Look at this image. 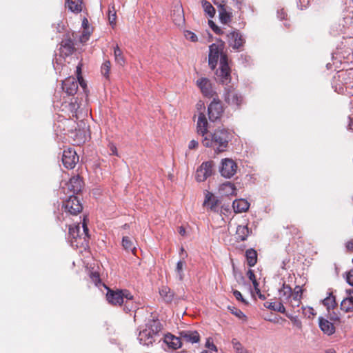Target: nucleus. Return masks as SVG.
Listing matches in <instances>:
<instances>
[{
	"mask_svg": "<svg viewBox=\"0 0 353 353\" xmlns=\"http://www.w3.org/2000/svg\"><path fill=\"white\" fill-rule=\"evenodd\" d=\"M208 123L205 115L200 112L196 129L198 134L203 137L201 143L205 148H212L214 152L220 153L227 150L228 143L233 138V132L228 129L219 128L213 132L208 130Z\"/></svg>",
	"mask_w": 353,
	"mask_h": 353,
	"instance_id": "nucleus-1",
	"label": "nucleus"
},
{
	"mask_svg": "<svg viewBox=\"0 0 353 353\" xmlns=\"http://www.w3.org/2000/svg\"><path fill=\"white\" fill-rule=\"evenodd\" d=\"M161 330V324L159 320H150L145 324V328L139 332L138 340L144 345L152 344Z\"/></svg>",
	"mask_w": 353,
	"mask_h": 353,
	"instance_id": "nucleus-2",
	"label": "nucleus"
},
{
	"mask_svg": "<svg viewBox=\"0 0 353 353\" xmlns=\"http://www.w3.org/2000/svg\"><path fill=\"white\" fill-rule=\"evenodd\" d=\"M223 97L225 101L231 106L239 107L243 102L242 95L231 85L224 88Z\"/></svg>",
	"mask_w": 353,
	"mask_h": 353,
	"instance_id": "nucleus-3",
	"label": "nucleus"
},
{
	"mask_svg": "<svg viewBox=\"0 0 353 353\" xmlns=\"http://www.w3.org/2000/svg\"><path fill=\"white\" fill-rule=\"evenodd\" d=\"M62 208L65 212L72 215H77L83 210L79 199L75 195H70L68 199L64 201Z\"/></svg>",
	"mask_w": 353,
	"mask_h": 353,
	"instance_id": "nucleus-4",
	"label": "nucleus"
},
{
	"mask_svg": "<svg viewBox=\"0 0 353 353\" xmlns=\"http://www.w3.org/2000/svg\"><path fill=\"white\" fill-rule=\"evenodd\" d=\"M227 41L230 47L236 50H241L245 39L237 30H233L226 33Z\"/></svg>",
	"mask_w": 353,
	"mask_h": 353,
	"instance_id": "nucleus-5",
	"label": "nucleus"
},
{
	"mask_svg": "<svg viewBox=\"0 0 353 353\" xmlns=\"http://www.w3.org/2000/svg\"><path fill=\"white\" fill-rule=\"evenodd\" d=\"M214 163L213 161L203 162L196 171L195 178L199 182L205 181L213 174Z\"/></svg>",
	"mask_w": 353,
	"mask_h": 353,
	"instance_id": "nucleus-6",
	"label": "nucleus"
},
{
	"mask_svg": "<svg viewBox=\"0 0 353 353\" xmlns=\"http://www.w3.org/2000/svg\"><path fill=\"white\" fill-rule=\"evenodd\" d=\"M82 228L83 232L81 234L79 223L77 225H70L69 227V235L72 239H74L77 243H79V242H77L78 239H83L84 241H87L90 238L88 228L85 221V219H83V222L82 223Z\"/></svg>",
	"mask_w": 353,
	"mask_h": 353,
	"instance_id": "nucleus-7",
	"label": "nucleus"
},
{
	"mask_svg": "<svg viewBox=\"0 0 353 353\" xmlns=\"http://www.w3.org/2000/svg\"><path fill=\"white\" fill-rule=\"evenodd\" d=\"M237 165L231 159H223L221 161L219 172L221 175L226 179H230L236 172Z\"/></svg>",
	"mask_w": 353,
	"mask_h": 353,
	"instance_id": "nucleus-8",
	"label": "nucleus"
},
{
	"mask_svg": "<svg viewBox=\"0 0 353 353\" xmlns=\"http://www.w3.org/2000/svg\"><path fill=\"white\" fill-rule=\"evenodd\" d=\"M208 112L210 121L214 122L219 119L223 113V108L221 101L214 98L208 107Z\"/></svg>",
	"mask_w": 353,
	"mask_h": 353,
	"instance_id": "nucleus-9",
	"label": "nucleus"
},
{
	"mask_svg": "<svg viewBox=\"0 0 353 353\" xmlns=\"http://www.w3.org/2000/svg\"><path fill=\"white\" fill-rule=\"evenodd\" d=\"M78 161L79 157L73 149L68 148L63 150L62 155V162L66 168H74Z\"/></svg>",
	"mask_w": 353,
	"mask_h": 353,
	"instance_id": "nucleus-10",
	"label": "nucleus"
},
{
	"mask_svg": "<svg viewBox=\"0 0 353 353\" xmlns=\"http://www.w3.org/2000/svg\"><path fill=\"white\" fill-rule=\"evenodd\" d=\"M181 340L190 343H197L200 341V334L196 330H185L179 332Z\"/></svg>",
	"mask_w": 353,
	"mask_h": 353,
	"instance_id": "nucleus-11",
	"label": "nucleus"
},
{
	"mask_svg": "<svg viewBox=\"0 0 353 353\" xmlns=\"http://www.w3.org/2000/svg\"><path fill=\"white\" fill-rule=\"evenodd\" d=\"M221 54L219 46L212 43L209 47L208 64L212 69H214L216 66L218 60Z\"/></svg>",
	"mask_w": 353,
	"mask_h": 353,
	"instance_id": "nucleus-12",
	"label": "nucleus"
},
{
	"mask_svg": "<svg viewBox=\"0 0 353 353\" xmlns=\"http://www.w3.org/2000/svg\"><path fill=\"white\" fill-rule=\"evenodd\" d=\"M63 90L68 95H74L78 90V81L74 77L66 78L62 81Z\"/></svg>",
	"mask_w": 353,
	"mask_h": 353,
	"instance_id": "nucleus-13",
	"label": "nucleus"
},
{
	"mask_svg": "<svg viewBox=\"0 0 353 353\" xmlns=\"http://www.w3.org/2000/svg\"><path fill=\"white\" fill-rule=\"evenodd\" d=\"M196 85L201 90L202 94L207 97H212L214 92L213 91L211 83L207 78H201L196 81Z\"/></svg>",
	"mask_w": 353,
	"mask_h": 353,
	"instance_id": "nucleus-14",
	"label": "nucleus"
},
{
	"mask_svg": "<svg viewBox=\"0 0 353 353\" xmlns=\"http://www.w3.org/2000/svg\"><path fill=\"white\" fill-rule=\"evenodd\" d=\"M105 288L107 289L106 299L108 303L114 305H121L123 303L121 290H113L108 287Z\"/></svg>",
	"mask_w": 353,
	"mask_h": 353,
	"instance_id": "nucleus-15",
	"label": "nucleus"
},
{
	"mask_svg": "<svg viewBox=\"0 0 353 353\" xmlns=\"http://www.w3.org/2000/svg\"><path fill=\"white\" fill-rule=\"evenodd\" d=\"M219 199L210 192L207 191L205 194V200L203 205L211 211L217 212L219 205Z\"/></svg>",
	"mask_w": 353,
	"mask_h": 353,
	"instance_id": "nucleus-16",
	"label": "nucleus"
},
{
	"mask_svg": "<svg viewBox=\"0 0 353 353\" xmlns=\"http://www.w3.org/2000/svg\"><path fill=\"white\" fill-rule=\"evenodd\" d=\"M347 296L341 303V309L345 312H353V289L345 290Z\"/></svg>",
	"mask_w": 353,
	"mask_h": 353,
	"instance_id": "nucleus-17",
	"label": "nucleus"
},
{
	"mask_svg": "<svg viewBox=\"0 0 353 353\" xmlns=\"http://www.w3.org/2000/svg\"><path fill=\"white\" fill-rule=\"evenodd\" d=\"M319 325L321 330L328 336L335 332V327L333 323L323 317H319Z\"/></svg>",
	"mask_w": 353,
	"mask_h": 353,
	"instance_id": "nucleus-18",
	"label": "nucleus"
},
{
	"mask_svg": "<svg viewBox=\"0 0 353 353\" xmlns=\"http://www.w3.org/2000/svg\"><path fill=\"white\" fill-rule=\"evenodd\" d=\"M68 190L72 194H78L81 190L82 181L79 176L72 177L67 183Z\"/></svg>",
	"mask_w": 353,
	"mask_h": 353,
	"instance_id": "nucleus-19",
	"label": "nucleus"
},
{
	"mask_svg": "<svg viewBox=\"0 0 353 353\" xmlns=\"http://www.w3.org/2000/svg\"><path fill=\"white\" fill-rule=\"evenodd\" d=\"M279 295L280 301L284 304H288L289 299L293 296L291 287L283 283L282 288L279 290Z\"/></svg>",
	"mask_w": 353,
	"mask_h": 353,
	"instance_id": "nucleus-20",
	"label": "nucleus"
},
{
	"mask_svg": "<svg viewBox=\"0 0 353 353\" xmlns=\"http://www.w3.org/2000/svg\"><path fill=\"white\" fill-rule=\"evenodd\" d=\"M164 342L168 346L173 350H176L181 347L182 342L181 338L179 336H175L171 334H168L165 336Z\"/></svg>",
	"mask_w": 353,
	"mask_h": 353,
	"instance_id": "nucleus-21",
	"label": "nucleus"
},
{
	"mask_svg": "<svg viewBox=\"0 0 353 353\" xmlns=\"http://www.w3.org/2000/svg\"><path fill=\"white\" fill-rule=\"evenodd\" d=\"M232 208L236 213L246 212L250 208V203L244 199H236L232 203Z\"/></svg>",
	"mask_w": 353,
	"mask_h": 353,
	"instance_id": "nucleus-22",
	"label": "nucleus"
},
{
	"mask_svg": "<svg viewBox=\"0 0 353 353\" xmlns=\"http://www.w3.org/2000/svg\"><path fill=\"white\" fill-rule=\"evenodd\" d=\"M173 22L178 26H182L185 22V17L181 6H177L173 10Z\"/></svg>",
	"mask_w": 353,
	"mask_h": 353,
	"instance_id": "nucleus-23",
	"label": "nucleus"
},
{
	"mask_svg": "<svg viewBox=\"0 0 353 353\" xmlns=\"http://www.w3.org/2000/svg\"><path fill=\"white\" fill-rule=\"evenodd\" d=\"M218 8L221 23L225 25L228 24L232 21V12H228L224 5H219Z\"/></svg>",
	"mask_w": 353,
	"mask_h": 353,
	"instance_id": "nucleus-24",
	"label": "nucleus"
},
{
	"mask_svg": "<svg viewBox=\"0 0 353 353\" xmlns=\"http://www.w3.org/2000/svg\"><path fill=\"white\" fill-rule=\"evenodd\" d=\"M217 77L220 82L227 85L230 81V68H219L217 71Z\"/></svg>",
	"mask_w": 353,
	"mask_h": 353,
	"instance_id": "nucleus-25",
	"label": "nucleus"
},
{
	"mask_svg": "<svg viewBox=\"0 0 353 353\" xmlns=\"http://www.w3.org/2000/svg\"><path fill=\"white\" fill-rule=\"evenodd\" d=\"M60 50L65 56L72 54L74 50V44L71 39L63 41L61 43Z\"/></svg>",
	"mask_w": 353,
	"mask_h": 353,
	"instance_id": "nucleus-26",
	"label": "nucleus"
},
{
	"mask_svg": "<svg viewBox=\"0 0 353 353\" xmlns=\"http://www.w3.org/2000/svg\"><path fill=\"white\" fill-rule=\"evenodd\" d=\"M301 303V298L293 296L289 299V302L286 305L291 307L294 314H300L301 310L300 307Z\"/></svg>",
	"mask_w": 353,
	"mask_h": 353,
	"instance_id": "nucleus-27",
	"label": "nucleus"
},
{
	"mask_svg": "<svg viewBox=\"0 0 353 353\" xmlns=\"http://www.w3.org/2000/svg\"><path fill=\"white\" fill-rule=\"evenodd\" d=\"M249 234H250V230H249L248 225H239L237 226L236 234V239L239 241H243L246 240Z\"/></svg>",
	"mask_w": 353,
	"mask_h": 353,
	"instance_id": "nucleus-28",
	"label": "nucleus"
},
{
	"mask_svg": "<svg viewBox=\"0 0 353 353\" xmlns=\"http://www.w3.org/2000/svg\"><path fill=\"white\" fill-rule=\"evenodd\" d=\"M159 294L166 303H171L174 296V293L168 286H162L159 290Z\"/></svg>",
	"mask_w": 353,
	"mask_h": 353,
	"instance_id": "nucleus-29",
	"label": "nucleus"
},
{
	"mask_svg": "<svg viewBox=\"0 0 353 353\" xmlns=\"http://www.w3.org/2000/svg\"><path fill=\"white\" fill-rule=\"evenodd\" d=\"M121 295L122 296L123 303L124 302V299H125L124 310L126 311V312H130L132 310V305H130V301L133 299V296L127 290H121Z\"/></svg>",
	"mask_w": 353,
	"mask_h": 353,
	"instance_id": "nucleus-30",
	"label": "nucleus"
},
{
	"mask_svg": "<svg viewBox=\"0 0 353 353\" xmlns=\"http://www.w3.org/2000/svg\"><path fill=\"white\" fill-rule=\"evenodd\" d=\"M245 257L247 263L250 267H253L257 262V253L256 251L252 248L248 249L245 251Z\"/></svg>",
	"mask_w": 353,
	"mask_h": 353,
	"instance_id": "nucleus-31",
	"label": "nucleus"
},
{
	"mask_svg": "<svg viewBox=\"0 0 353 353\" xmlns=\"http://www.w3.org/2000/svg\"><path fill=\"white\" fill-rule=\"evenodd\" d=\"M265 307H266L268 309H270L274 311L279 312L281 314H287L286 309L284 306V303L280 301L279 303H271V302H266L264 304Z\"/></svg>",
	"mask_w": 353,
	"mask_h": 353,
	"instance_id": "nucleus-32",
	"label": "nucleus"
},
{
	"mask_svg": "<svg viewBox=\"0 0 353 353\" xmlns=\"http://www.w3.org/2000/svg\"><path fill=\"white\" fill-rule=\"evenodd\" d=\"M220 190L225 195H235L236 189L234 183L231 182H225L221 185Z\"/></svg>",
	"mask_w": 353,
	"mask_h": 353,
	"instance_id": "nucleus-33",
	"label": "nucleus"
},
{
	"mask_svg": "<svg viewBox=\"0 0 353 353\" xmlns=\"http://www.w3.org/2000/svg\"><path fill=\"white\" fill-rule=\"evenodd\" d=\"M83 0H67L68 9L73 12H80L82 10Z\"/></svg>",
	"mask_w": 353,
	"mask_h": 353,
	"instance_id": "nucleus-34",
	"label": "nucleus"
},
{
	"mask_svg": "<svg viewBox=\"0 0 353 353\" xmlns=\"http://www.w3.org/2000/svg\"><path fill=\"white\" fill-rule=\"evenodd\" d=\"M201 5L203 8V10L205 13L210 17L212 18L214 17L216 10L212 6V5L206 0H202L201 1Z\"/></svg>",
	"mask_w": 353,
	"mask_h": 353,
	"instance_id": "nucleus-35",
	"label": "nucleus"
},
{
	"mask_svg": "<svg viewBox=\"0 0 353 353\" xmlns=\"http://www.w3.org/2000/svg\"><path fill=\"white\" fill-rule=\"evenodd\" d=\"M186 265V263L184 260V258L179 260L176 266L175 272L176 273V276L179 281H183L184 278V273H183V268Z\"/></svg>",
	"mask_w": 353,
	"mask_h": 353,
	"instance_id": "nucleus-36",
	"label": "nucleus"
},
{
	"mask_svg": "<svg viewBox=\"0 0 353 353\" xmlns=\"http://www.w3.org/2000/svg\"><path fill=\"white\" fill-rule=\"evenodd\" d=\"M122 246L126 251H131L134 253L136 248L134 245L133 242L128 236H123L122 239Z\"/></svg>",
	"mask_w": 353,
	"mask_h": 353,
	"instance_id": "nucleus-37",
	"label": "nucleus"
},
{
	"mask_svg": "<svg viewBox=\"0 0 353 353\" xmlns=\"http://www.w3.org/2000/svg\"><path fill=\"white\" fill-rule=\"evenodd\" d=\"M114 55L117 63L123 65L125 62L123 53L119 47L117 45L114 48Z\"/></svg>",
	"mask_w": 353,
	"mask_h": 353,
	"instance_id": "nucleus-38",
	"label": "nucleus"
},
{
	"mask_svg": "<svg viewBox=\"0 0 353 353\" xmlns=\"http://www.w3.org/2000/svg\"><path fill=\"white\" fill-rule=\"evenodd\" d=\"M323 304L327 306V309L334 308L336 306L335 296L332 293L329 294V296L324 299Z\"/></svg>",
	"mask_w": 353,
	"mask_h": 353,
	"instance_id": "nucleus-39",
	"label": "nucleus"
},
{
	"mask_svg": "<svg viewBox=\"0 0 353 353\" xmlns=\"http://www.w3.org/2000/svg\"><path fill=\"white\" fill-rule=\"evenodd\" d=\"M232 344L236 353H248L247 350L237 339H233L232 340Z\"/></svg>",
	"mask_w": 353,
	"mask_h": 353,
	"instance_id": "nucleus-40",
	"label": "nucleus"
},
{
	"mask_svg": "<svg viewBox=\"0 0 353 353\" xmlns=\"http://www.w3.org/2000/svg\"><path fill=\"white\" fill-rule=\"evenodd\" d=\"M111 63L110 61H105L101 65V71L102 75L106 79L109 78V72L110 70Z\"/></svg>",
	"mask_w": 353,
	"mask_h": 353,
	"instance_id": "nucleus-41",
	"label": "nucleus"
},
{
	"mask_svg": "<svg viewBox=\"0 0 353 353\" xmlns=\"http://www.w3.org/2000/svg\"><path fill=\"white\" fill-rule=\"evenodd\" d=\"M285 316L290 319L293 323L294 325H296L298 327H301V321L299 319V314L297 313V314H290V313H287L285 314Z\"/></svg>",
	"mask_w": 353,
	"mask_h": 353,
	"instance_id": "nucleus-42",
	"label": "nucleus"
},
{
	"mask_svg": "<svg viewBox=\"0 0 353 353\" xmlns=\"http://www.w3.org/2000/svg\"><path fill=\"white\" fill-rule=\"evenodd\" d=\"M108 18H109L110 23L111 25L115 24L116 19H117V14H116V11H115L114 6H112L111 8L109 7Z\"/></svg>",
	"mask_w": 353,
	"mask_h": 353,
	"instance_id": "nucleus-43",
	"label": "nucleus"
},
{
	"mask_svg": "<svg viewBox=\"0 0 353 353\" xmlns=\"http://www.w3.org/2000/svg\"><path fill=\"white\" fill-rule=\"evenodd\" d=\"M209 26L212 28V30L216 34L219 35H222L225 34V32L221 30L213 21H208Z\"/></svg>",
	"mask_w": 353,
	"mask_h": 353,
	"instance_id": "nucleus-44",
	"label": "nucleus"
},
{
	"mask_svg": "<svg viewBox=\"0 0 353 353\" xmlns=\"http://www.w3.org/2000/svg\"><path fill=\"white\" fill-rule=\"evenodd\" d=\"M301 312L304 316L310 317L312 315H314V309L311 307H301Z\"/></svg>",
	"mask_w": 353,
	"mask_h": 353,
	"instance_id": "nucleus-45",
	"label": "nucleus"
},
{
	"mask_svg": "<svg viewBox=\"0 0 353 353\" xmlns=\"http://www.w3.org/2000/svg\"><path fill=\"white\" fill-rule=\"evenodd\" d=\"M220 68H230L228 63V57L225 54H221L220 56Z\"/></svg>",
	"mask_w": 353,
	"mask_h": 353,
	"instance_id": "nucleus-46",
	"label": "nucleus"
},
{
	"mask_svg": "<svg viewBox=\"0 0 353 353\" xmlns=\"http://www.w3.org/2000/svg\"><path fill=\"white\" fill-rule=\"evenodd\" d=\"M77 103V101L75 100L74 102H71L70 103V108L71 112H72V117H76L77 119H79L78 117V109L79 108V105Z\"/></svg>",
	"mask_w": 353,
	"mask_h": 353,
	"instance_id": "nucleus-47",
	"label": "nucleus"
},
{
	"mask_svg": "<svg viewBox=\"0 0 353 353\" xmlns=\"http://www.w3.org/2000/svg\"><path fill=\"white\" fill-rule=\"evenodd\" d=\"M185 37L188 40H190L192 42H195L197 41V36L194 32L190 30H187L185 32Z\"/></svg>",
	"mask_w": 353,
	"mask_h": 353,
	"instance_id": "nucleus-48",
	"label": "nucleus"
},
{
	"mask_svg": "<svg viewBox=\"0 0 353 353\" xmlns=\"http://www.w3.org/2000/svg\"><path fill=\"white\" fill-rule=\"evenodd\" d=\"M228 309L231 311L232 314H233L234 315H235L236 316H237L239 318H241L243 316H245V315L243 313V312L241 310L238 309V308H236V307H232L231 308L230 307H229Z\"/></svg>",
	"mask_w": 353,
	"mask_h": 353,
	"instance_id": "nucleus-49",
	"label": "nucleus"
},
{
	"mask_svg": "<svg viewBox=\"0 0 353 353\" xmlns=\"http://www.w3.org/2000/svg\"><path fill=\"white\" fill-rule=\"evenodd\" d=\"M205 347L212 351L217 352V347L213 343L212 341H211V338L207 339V341L205 342Z\"/></svg>",
	"mask_w": 353,
	"mask_h": 353,
	"instance_id": "nucleus-50",
	"label": "nucleus"
},
{
	"mask_svg": "<svg viewBox=\"0 0 353 353\" xmlns=\"http://www.w3.org/2000/svg\"><path fill=\"white\" fill-rule=\"evenodd\" d=\"M345 279L347 283L353 287V269L347 272Z\"/></svg>",
	"mask_w": 353,
	"mask_h": 353,
	"instance_id": "nucleus-51",
	"label": "nucleus"
},
{
	"mask_svg": "<svg viewBox=\"0 0 353 353\" xmlns=\"http://www.w3.org/2000/svg\"><path fill=\"white\" fill-rule=\"evenodd\" d=\"M302 289L299 285H296L292 291L293 296L296 297L302 298Z\"/></svg>",
	"mask_w": 353,
	"mask_h": 353,
	"instance_id": "nucleus-52",
	"label": "nucleus"
},
{
	"mask_svg": "<svg viewBox=\"0 0 353 353\" xmlns=\"http://www.w3.org/2000/svg\"><path fill=\"white\" fill-rule=\"evenodd\" d=\"M233 295L234 296V297L238 300V301H240L244 303H247V302L245 301V300L243 299L241 293L236 290H233Z\"/></svg>",
	"mask_w": 353,
	"mask_h": 353,
	"instance_id": "nucleus-53",
	"label": "nucleus"
},
{
	"mask_svg": "<svg viewBox=\"0 0 353 353\" xmlns=\"http://www.w3.org/2000/svg\"><path fill=\"white\" fill-rule=\"evenodd\" d=\"M81 67L79 65H78L77 67V73L78 81H79V84L83 88H84V85H85V83L83 82V79L81 81H80V79H82V77L81 76Z\"/></svg>",
	"mask_w": 353,
	"mask_h": 353,
	"instance_id": "nucleus-54",
	"label": "nucleus"
},
{
	"mask_svg": "<svg viewBox=\"0 0 353 353\" xmlns=\"http://www.w3.org/2000/svg\"><path fill=\"white\" fill-rule=\"evenodd\" d=\"M286 17H287V14L285 13V12L284 11L283 9H281L277 11V17L279 19H281V20L285 19Z\"/></svg>",
	"mask_w": 353,
	"mask_h": 353,
	"instance_id": "nucleus-55",
	"label": "nucleus"
},
{
	"mask_svg": "<svg viewBox=\"0 0 353 353\" xmlns=\"http://www.w3.org/2000/svg\"><path fill=\"white\" fill-rule=\"evenodd\" d=\"M198 145H199V143L197 141L192 140L190 141V143L188 144V148L190 150L195 149L197 148Z\"/></svg>",
	"mask_w": 353,
	"mask_h": 353,
	"instance_id": "nucleus-56",
	"label": "nucleus"
},
{
	"mask_svg": "<svg viewBox=\"0 0 353 353\" xmlns=\"http://www.w3.org/2000/svg\"><path fill=\"white\" fill-rule=\"evenodd\" d=\"M110 155H116L117 156V147L113 145V144H110Z\"/></svg>",
	"mask_w": 353,
	"mask_h": 353,
	"instance_id": "nucleus-57",
	"label": "nucleus"
},
{
	"mask_svg": "<svg viewBox=\"0 0 353 353\" xmlns=\"http://www.w3.org/2000/svg\"><path fill=\"white\" fill-rule=\"evenodd\" d=\"M247 275L249 278V279L252 281H254L256 280V276H255V274L254 273V272L252 270H249L247 272Z\"/></svg>",
	"mask_w": 353,
	"mask_h": 353,
	"instance_id": "nucleus-58",
	"label": "nucleus"
},
{
	"mask_svg": "<svg viewBox=\"0 0 353 353\" xmlns=\"http://www.w3.org/2000/svg\"><path fill=\"white\" fill-rule=\"evenodd\" d=\"M345 248L349 251H353V239L348 241L345 243Z\"/></svg>",
	"mask_w": 353,
	"mask_h": 353,
	"instance_id": "nucleus-59",
	"label": "nucleus"
},
{
	"mask_svg": "<svg viewBox=\"0 0 353 353\" xmlns=\"http://www.w3.org/2000/svg\"><path fill=\"white\" fill-rule=\"evenodd\" d=\"M252 283L254 285L256 292L259 293V283L257 282L256 279L254 281H252Z\"/></svg>",
	"mask_w": 353,
	"mask_h": 353,
	"instance_id": "nucleus-60",
	"label": "nucleus"
},
{
	"mask_svg": "<svg viewBox=\"0 0 353 353\" xmlns=\"http://www.w3.org/2000/svg\"><path fill=\"white\" fill-rule=\"evenodd\" d=\"M179 233L181 235V236H184L185 234V228L183 227V226H181L179 228Z\"/></svg>",
	"mask_w": 353,
	"mask_h": 353,
	"instance_id": "nucleus-61",
	"label": "nucleus"
},
{
	"mask_svg": "<svg viewBox=\"0 0 353 353\" xmlns=\"http://www.w3.org/2000/svg\"><path fill=\"white\" fill-rule=\"evenodd\" d=\"M213 3L219 6V5H223L222 3L224 1V0H212Z\"/></svg>",
	"mask_w": 353,
	"mask_h": 353,
	"instance_id": "nucleus-62",
	"label": "nucleus"
},
{
	"mask_svg": "<svg viewBox=\"0 0 353 353\" xmlns=\"http://www.w3.org/2000/svg\"><path fill=\"white\" fill-rule=\"evenodd\" d=\"M350 121L348 128H349V130L353 131V121L350 118Z\"/></svg>",
	"mask_w": 353,
	"mask_h": 353,
	"instance_id": "nucleus-63",
	"label": "nucleus"
},
{
	"mask_svg": "<svg viewBox=\"0 0 353 353\" xmlns=\"http://www.w3.org/2000/svg\"><path fill=\"white\" fill-rule=\"evenodd\" d=\"M256 294L259 295V297L260 299H261V300H265V295L262 294L261 293L260 290H259V293H256Z\"/></svg>",
	"mask_w": 353,
	"mask_h": 353,
	"instance_id": "nucleus-64",
	"label": "nucleus"
}]
</instances>
